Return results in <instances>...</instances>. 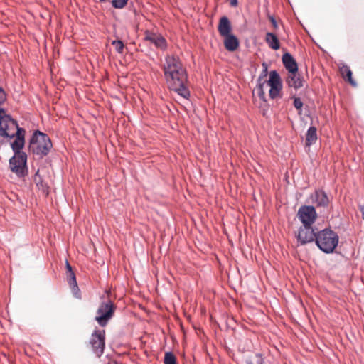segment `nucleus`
I'll use <instances>...</instances> for the list:
<instances>
[{"mask_svg":"<svg viewBox=\"0 0 364 364\" xmlns=\"http://www.w3.org/2000/svg\"><path fill=\"white\" fill-rule=\"evenodd\" d=\"M265 41L268 44L269 47L274 50H277L280 48V44L277 36L272 33H267L265 36Z\"/></svg>","mask_w":364,"mask_h":364,"instance_id":"nucleus-20","label":"nucleus"},{"mask_svg":"<svg viewBox=\"0 0 364 364\" xmlns=\"http://www.w3.org/2000/svg\"><path fill=\"white\" fill-rule=\"evenodd\" d=\"M5 115V110L2 108H0V118L3 117Z\"/></svg>","mask_w":364,"mask_h":364,"instance_id":"nucleus-33","label":"nucleus"},{"mask_svg":"<svg viewBox=\"0 0 364 364\" xmlns=\"http://www.w3.org/2000/svg\"><path fill=\"white\" fill-rule=\"evenodd\" d=\"M164 364H177L176 358L171 352H166L164 355Z\"/></svg>","mask_w":364,"mask_h":364,"instance_id":"nucleus-22","label":"nucleus"},{"mask_svg":"<svg viewBox=\"0 0 364 364\" xmlns=\"http://www.w3.org/2000/svg\"><path fill=\"white\" fill-rule=\"evenodd\" d=\"M163 71L168 88L188 99L190 92L187 87V73L179 58L167 55L163 64Z\"/></svg>","mask_w":364,"mask_h":364,"instance_id":"nucleus-1","label":"nucleus"},{"mask_svg":"<svg viewBox=\"0 0 364 364\" xmlns=\"http://www.w3.org/2000/svg\"><path fill=\"white\" fill-rule=\"evenodd\" d=\"M52 147V143L49 137L40 131H36L29 143V149L33 154L41 156H46L48 154Z\"/></svg>","mask_w":364,"mask_h":364,"instance_id":"nucleus-3","label":"nucleus"},{"mask_svg":"<svg viewBox=\"0 0 364 364\" xmlns=\"http://www.w3.org/2000/svg\"><path fill=\"white\" fill-rule=\"evenodd\" d=\"M262 67H263V71H262V79L264 80V77L267 76V69H268V66H267V64L266 63H262Z\"/></svg>","mask_w":364,"mask_h":364,"instance_id":"nucleus-28","label":"nucleus"},{"mask_svg":"<svg viewBox=\"0 0 364 364\" xmlns=\"http://www.w3.org/2000/svg\"><path fill=\"white\" fill-rule=\"evenodd\" d=\"M297 216L303 225L311 226L317 218V213L314 206L302 205L298 210Z\"/></svg>","mask_w":364,"mask_h":364,"instance_id":"nucleus-9","label":"nucleus"},{"mask_svg":"<svg viewBox=\"0 0 364 364\" xmlns=\"http://www.w3.org/2000/svg\"><path fill=\"white\" fill-rule=\"evenodd\" d=\"M218 30L220 35L223 37L228 36L231 33L232 27L230 22L227 16H223L220 18Z\"/></svg>","mask_w":364,"mask_h":364,"instance_id":"nucleus-13","label":"nucleus"},{"mask_svg":"<svg viewBox=\"0 0 364 364\" xmlns=\"http://www.w3.org/2000/svg\"><path fill=\"white\" fill-rule=\"evenodd\" d=\"M317 233L311 226L303 225L299 229L297 240L301 245H305L313 241L316 242Z\"/></svg>","mask_w":364,"mask_h":364,"instance_id":"nucleus-10","label":"nucleus"},{"mask_svg":"<svg viewBox=\"0 0 364 364\" xmlns=\"http://www.w3.org/2000/svg\"><path fill=\"white\" fill-rule=\"evenodd\" d=\"M112 45L115 47V50L119 53H123L124 49V45L120 40H115L112 42Z\"/></svg>","mask_w":364,"mask_h":364,"instance_id":"nucleus-23","label":"nucleus"},{"mask_svg":"<svg viewBox=\"0 0 364 364\" xmlns=\"http://www.w3.org/2000/svg\"><path fill=\"white\" fill-rule=\"evenodd\" d=\"M317 129L315 127H310L306 134V146H310L317 141Z\"/></svg>","mask_w":364,"mask_h":364,"instance_id":"nucleus-18","label":"nucleus"},{"mask_svg":"<svg viewBox=\"0 0 364 364\" xmlns=\"http://www.w3.org/2000/svg\"><path fill=\"white\" fill-rule=\"evenodd\" d=\"M6 100V95L2 87H0V105L5 102Z\"/></svg>","mask_w":364,"mask_h":364,"instance_id":"nucleus-27","label":"nucleus"},{"mask_svg":"<svg viewBox=\"0 0 364 364\" xmlns=\"http://www.w3.org/2000/svg\"><path fill=\"white\" fill-rule=\"evenodd\" d=\"M287 83L289 87L299 89L303 86V80L297 72H293L288 74Z\"/></svg>","mask_w":364,"mask_h":364,"instance_id":"nucleus-14","label":"nucleus"},{"mask_svg":"<svg viewBox=\"0 0 364 364\" xmlns=\"http://www.w3.org/2000/svg\"><path fill=\"white\" fill-rule=\"evenodd\" d=\"M224 46L228 51H235L239 47V41L237 37L232 34L224 36Z\"/></svg>","mask_w":364,"mask_h":364,"instance_id":"nucleus-15","label":"nucleus"},{"mask_svg":"<svg viewBox=\"0 0 364 364\" xmlns=\"http://www.w3.org/2000/svg\"><path fill=\"white\" fill-rule=\"evenodd\" d=\"M68 282L70 286H77L76 278L74 272L68 274Z\"/></svg>","mask_w":364,"mask_h":364,"instance_id":"nucleus-25","label":"nucleus"},{"mask_svg":"<svg viewBox=\"0 0 364 364\" xmlns=\"http://www.w3.org/2000/svg\"><path fill=\"white\" fill-rule=\"evenodd\" d=\"M247 364H263V359L259 354L250 355L247 360Z\"/></svg>","mask_w":364,"mask_h":364,"instance_id":"nucleus-21","label":"nucleus"},{"mask_svg":"<svg viewBox=\"0 0 364 364\" xmlns=\"http://www.w3.org/2000/svg\"><path fill=\"white\" fill-rule=\"evenodd\" d=\"M257 82H258L257 85L255 87V89L253 90V95H255V93H256L259 96L260 100H262L263 101V102L266 103L267 100L265 97L264 87L265 85H267V81L265 80H263L262 76H259Z\"/></svg>","mask_w":364,"mask_h":364,"instance_id":"nucleus-17","label":"nucleus"},{"mask_svg":"<svg viewBox=\"0 0 364 364\" xmlns=\"http://www.w3.org/2000/svg\"><path fill=\"white\" fill-rule=\"evenodd\" d=\"M21 150V149H13L14 155L9 160V166L13 173L22 177L27 173V156Z\"/></svg>","mask_w":364,"mask_h":364,"instance_id":"nucleus-5","label":"nucleus"},{"mask_svg":"<svg viewBox=\"0 0 364 364\" xmlns=\"http://www.w3.org/2000/svg\"><path fill=\"white\" fill-rule=\"evenodd\" d=\"M294 106L298 110H300L303 106V102L299 97H295L294 100Z\"/></svg>","mask_w":364,"mask_h":364,"instance_id":"nucleus-26","label":"nucleus"},{"mask_svg":"<svg viewBox=\"0 0 364 364\" xmlns=\"http://www.w3.org/2000/svg\"><path fill=\"white\" fill-rule=\"evenodd\" d=\"M115 309V306L110 300L102 302L100 305L95 317V320L100 326H105L107 324L108 321L114 316Z\"/></svg>","mask_w":364,"mask_h":364,"instance_id":"nucleus-6","label":"nucleus"},{"mask_svg":"<svg viewBox=\"0 0 364 364\" xmlns=\"http://www.w3.org/2000/svg\"><path fill=\"white\" fill-rule=\"evenodd\" d=\"M340 73L345 80L348 81L353 87L356 86V82L352 77V71L348 65H342L340 68Z\"/></svg>","mask_w":364,"mask_h":364,"instance_id":"nucleus-19","label":"nucleus"},{"mask_svg":"<svg viewBox=\"0 0 364 364\" xmlns=\"http://www.w3.org/2000/svg\"><path fill=\"white\" fill-rule=\"evenodd\" d=\"M267 87H270L269 97L272 99L282 97V80L276 70H272L270 72L269 80L267 81Z\"/></svg>","mask_w":364,"mask_h":364,"instance_id":"nucleus-8","label":"nucleus"},{"mask_svg":"<svg viewBox=\"0 0 364 364\" xmlns=\"http://www.w3.org/2000/svg\"><path fill=\"white\" fill-rule=\"evenodd\" d=\"M144 40L149 41L156 48L163 50L166 49L167 43L166 39L160 34L146 31L144 33Z\"/></svg>","mask_w":364,"mask_h":364,"instance_id":"nucleus-11","label":"nucleus"},{"mask_svg":"<svg viewBox=\"0 0 364 364\" xmlns=\"http://www.w3.org/2000/svg\"><path fill=\"white\" fill-rule=\"evenodd\" d=\"M237 0H232V1H230V5H231V6H235L237 5Z\"/></svg>","mask_w":364,"mask_h":364,"instance_id":"nucleus-34","label":"nucleus"},{"mask_svg":"<svg viewBox=\"0 0 364 364\" xmlns=\"http://www.w3.org/2000/svg\"><path fill=\"white\" fill-rule=\"evenodd\" d=\"M314 202L318 207L326 208L328 205L329 199L324 191L319 190L315 192Z\"/></svg>","mask_w":364,"mask_h":364,"instance_id":"nucleus-16","label":"nucleus"},{"mask_svg":"<svg viewBox=\"0 0 364 364\" xmlns=\"http://www.w3.org/2000/svg\"><path fill=\"white\" fill-rule=\"evenodd\" d=\"M65 265H66V269L68 270V274L73 272V271L72 269V267H71L70 263L68 261H66Z\"/></svg>","mask_w":364,"mask_h":364,"instance_id":"nucleus-31","label":"nucleus"},{"mask_svg":"<svg viewBox=\"0 0 364 364\" xmlns=\"http://www.w3.org/2000/svg\"><path fill=\"white\" fill-rule=\"evenodd\" d=\"M269 19L270 22L272 23V26H273L274 28V29H277V28H278V24H277V21H276L275 18H274L273 16H269Z\"/></svg>","mask_w":364,"mask_h":364,"instance_id":"nucleus-29","label":"nucleus"},{"mask_svg":"<svg viewBox=\"0 0 364 364\" xmlns=\"http://www.w3.org/2000/svg\"><path fill=\"white\" fill-rule=\"evenodd\" d=\"M338 243V236L330 229H324L317 233L316 244L326 253L333 252Z\"/></svg>","mask_w":364,"mask_h":364,"instance_id":"nucleus-4","label":"nucleus"},{"mask_svg":"<svg viewBox=\"0 0 364 364\" xmlns=\"http://www.w3.org/2000/svg\"><path fill=\"white\" fill-rule=\"evenodd\" d=\"M90 344L93 352L98 357L101 356L105 347V331L104 330H95L91 335Z\"/></svg>","mask_w":364,"mask_h":364,"instance_id":"nucleus-7","label":"nucleus"},{"mask_svg":"<svg viewBox=\"0 0 364 364\" xmlns=\"http://www.w3.org/2000/svg\"><path fill=\"white\" fill-rule=\"evenodd\" d=\"M359 209H360V212L362 213V217H363V218L364 220V205H360L359 206Z\"/></svg>","mask_w":364,"mask_h":364,"instance_id":"nucleus-32","label":"nucleus"},{"mask_svg":"<svg viewBox=\"0 0 364 364\" xmlns=\"http://www.w3.org/2000/svg\"><path fill=\"white\" fill-rule=\"evenodd\" d=\"M282 62L289 73L298 71V66L296 60L289 53H286L282 56Z\"/></svg>","mask_w":364,"mask_h":364,"instance_id":"nucleus-12","label":"nucleus"},{"mask_svg":"<svg viewBox=\"0 0 364 364\" xmlns=\"http://www.w3.org/2000/svg\"><path fill=\"white\" fill-rule=\"evenodd\" d=\"M25 129L20 128L10 116L5 114L0 118V136L10 139L16 136L11 143L12 149H22L25 143Z\"/></svg>","mask_w":364,"mask_h":364,"instance_id":"nucleus-2","label":"nucleus"},{"mask_svg":"<svg viewBox=\"0 0 364 364\" xmlns=\"http://www.w3.org/2000/svg\"><path fill=\"white\" fill-rule=\"evenodd\" d=\"M128 0H112V4L114 8L122 9L127 4Z\"/></svg>","mask_w":364,"mask_h":364,"instance_id":"nucleus-24","label":"nucleus"},{"mask_svg":"<svg viewBox=\"0 0 364 364\" xmlns=\"http://www.w3.org/2000/svg\"><path fill=\"white\" fill-rule=\"evenodd\" d=\"M38 172L39 171H38L34 176V181L37 185H38L41 183V177L38 175Z\"/></svg>","mask_w":364,"mask_h":364,"instance_id":"nucleus-30","label":"nucleus"}]
</instances>
